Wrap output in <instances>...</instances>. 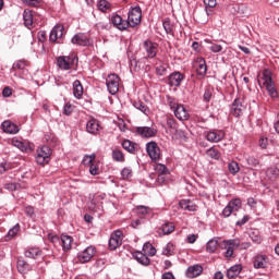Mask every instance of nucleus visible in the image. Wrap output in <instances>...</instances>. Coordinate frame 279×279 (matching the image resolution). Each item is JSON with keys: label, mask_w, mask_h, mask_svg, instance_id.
<instances>
[{"label": "nucleus", "mask_w": 279, "mask_h": 279, "mask_svg": "<svg viewBox=\"0 0 279 279\" xmlns=\"http://www.w3.org/2000/svg\"><path fill=\"white\" fill-rule=\"evenodd\" d=\"M174 117L179 119V121H186L189 119V111L184 108V105H179L172 111Z\"/></svg>", "instance_id": "4be33fe9"}, {"label": "nucleus", "mask_w": 279, "mask_h": 279, "mask_svg": "<svg viewBox=\"0 0 279 279\" xmlns=\"http://www.w3.org/2000/svg\"><path fill=\"white\" fill-rule=\"evenodd\" d=\"M71 112H73V106L71 105V102H68L63 107V114L69 117V114H71Z\"/></svg>", "instance_id": "052dcab7"}, {"label": "nucleus", "mask_w": 279, "mask_h": 279, "mask_svg": "<svg viewBox=\"0 0 279 279\" xmlns=\"http://www.w3.org/2000/svg\"><path fill=\"white\" fill-rule=\"evenodd\" d=\"M112 159L116 162H125V156L123 155V151H121L119 149L112 150Z\"/></svg>", "instance_id": "58836bf2"}, {"label": "nucleus", "mask_w": 279, "mask_h": 279, "mask_svg": "<svg viewBox=\"0 0 279 279\" xmlns=\"http://www.w3.org/2000/svg\"><path fill=\"white\" fill-rule=\"evenodd\" d=\"M242 269H243V267L241 265L231 266L227 270V278H229V279L236 278V276H239V274H241Z\"/></svg>", "instance_id": "72a5a7b5"}, {"label": "nucleus", "mask_w": 279, "mask_h": 279, "mask_svg": "<svg viewBox=\"0 0 279 279\" xmlns=\"http://www.w3.org/2000/svg\"><path fill=\"white\" fill-rule=\"evenodd\" d=\"M175 230V225L173 222H166L161 226L162 234H171Z\"/></svg>", "instance_id": "ea45409f"}, {"label": "nucleus", "mask_w": 279, "mask_h": 279, "mask_svg": "<svg viewBox=\"0 0 279 279\" xmlns=\"http://www.w3.org/2000/svg\"><path fill=\"white\" fill-rule=\"evenodd\" d=\"M134 175L131 167H124L121 170V178L122 180H132V177Z\"/></svg>", "instance_id": "a19ab883"}, {"label": "nucleus", "mask_w": 279, "mask_h": 279, "mask_svg": "<svg viewBox=\"0 0 279 279\" xmlns=\"http://www.w3.org/2000/svg\"><path fill=\"white\" fill-rule=\"evenodd\" d=\"M171 250H173V244L168 243L161 251L163 256H171Z\"/></svg>", "instance_id": "4d7b16f0"}, {"label": "nucleus", "mask_w": 279, "mask_h": 279, "mask_svg": "<svg viewBox=\"0 0 279 279\" xmlns=\"http://www.w3.org/2000/svg\"><path fill=\"white\" fill-rule=\"evenodd\" d=\"M2 130L5 132V134H19L20 132L19 125L14 124L10 120L2 122Z\"/></svg>", "instance_id": "6ab92c4d"}, {"label": "nucleus", "mask_w": 279, "mask_h": 279, "mask_svg": "<svg viewBox=\"0 0 279 279\" xmlns=\"http://www.w3.org/2000/svg\"><path fill=\"white\" fill-rule=\"evenodd\" d=\"M203 99L206 104L210 102V99H213V92H210V89H206L204 92Z\"/></svg>", "instance_id": "bf43d9fd"}, {"label": "nucleus", "mask_w": 279, "mask_h": 279, "mask_svg": "<svg viewBox=\"0 0 279 279\" xmlns=\"http://www.w3.org/2000/svg\"><path fill=\"white\" fill-rule=\"evenodd\" d=\"M26 258H38V256H43V251L38 247H29L24 252Z\"/></svg>", "instance_id": "2f4dec72"}, {"label": "nucleus", "mask_w": 279, "mask_h": 279, "mask_svg": "<svg viewBox=\"0 0 279 279\" xmlns=\"http://www.w3.org/2000/svg\"><path fill=\"white\" fill-rule=\"evenodd\" d=\"M238 210H241V199L235 198L228 203V205L222 210L223 217H230L232 213H238Z\"/></svg>", "instance_id": "6e6552de"}, {"label": "nucleus", "mask_w": 279, "mask_h": 279, "mask_svg": "<svg viewBox=\"0 0 279 279\" xmlns=\"http://www.w3.org/2000/svg\"><path fill=\"white\" fill-rule=\"evenodd\" d=\"M146 151L151 160H160V147L156 142H148L146 144Z\"/></svg>", "instance_id": "1a4fd4ad"}, {"label": "nucleus", "mask_w": 279, "mask_h": 279, "mask_svg": "<svg viewBox=\"0 0 279 279\" xmlns=\"http://www.w3.org/2000/svg\"><path fill=\"white\" fill-rule=\"evenodd\" d=\"M123 243V231L117 230L111 233L109 239V250L114 251L117 247H121Z\"/></svg>", "instance_id": "423d86ee"}, {"label": "nucleus", "mask_w": 279, "mask_h": 279, "mask_svg": "<svg viewBox=\"0 0 279 279\" xmlns=\"http://www.w3.org/2000/svg\"><path fill=\"white\" fill-rule=\"evenodd\" d=\"M78 59L71 54V56H60L57 59V66L61 69V71H70L74 64H77Z\"/></svg>", "instance_id": "7ed1b4c3"}, {"label": "nucleus", "mask_w": 279, "mask_h": 279, "mask_svg": "<svg viewBox=\"0 0 279 279\" xmlns=\"http://www.w3.org/2000/svg\"><path fill=\"white\" fill-rule=\"evenodd\" d=\"M167 125L168 128H171V130H175V128H178V124L175 123V120L173 118L167 119Z\"/></svg>", "instance_id": "0e129e2a"}, {"label": "nucleus", "mask_w": 279, "mask_h": 279, "mask_svg": "<svg viewBox=\"0 0 279 279\" xmlns=\"http://www.w3.org/2000/svg\"><path fill=\"white\" fill-rule=\"evenodd\" d=\"M195 69L197 75L201 77H206V73L208 72V65H206V59L198 57L195 60Z\"/></svg>", "instance_id": "2eb2a0df"}, {"label": "nucleus", "mask_w": 279, "mask_h": 279, "mask_svg": "<svg viewBox=\"0 0 279 279\" xmlns=\"http://www.w3.org/2000/svg\"><path fill=\"white\" fill-rule=\"evenodd\" d=\"M225 137H226V133H223V131L210 130L205 132V138L209 143H219L223 141Z\"/></svg>", "instance_id": "f8f14e48"}, {"label": "nucleus", "mask_w": 279, "mask_h": 279, "mask_svg": "<svg viewBox=\"0 0 279 279\" xmlns=\"http://www.w3.org/2000/svg\"><path fill=\"white\" fill-rule=\"evenodd\" d=\"M97 5L100 12H107V10H110V2L107 0H99Z\"/></svg>", "instance_id": "8fccbe9b"}, {"label": "nucleus", "mask_w": 279, "mask_h": 279, "mask_svg": "<svg viewBox=\"0 0 279 279\" xmlns=\"http://www.w3.org/2000/svg\"><path fill=\"white\" fill-rule=\"evenodd\" d=\"M122 147L129 154H136V151H138V149H141V146H138L137 143H134V142H132L130 140H124L122 142Z\"/></svg>", "instance_id": "5701e85b"}, {"label": "nucleus", "mask_w": 279, "mask_h": 279, "mask_svg": "<svg viewBox=\"0 0 279 279\" xmlns=\"http://www.w3.org/2000/svg\"><path fill=\"white\" fill-rule=\"evenodd\" d=\"M119 75L110 74L106 78L107 89L110 95H117L119 93Z\"/></svg>", "instance_id": "39448f33"}, {"label": "nucleus", "mask_w": 279, "mask_h": 279, "mask_svg": "<svg viewBox=\"0 0 279 279\" xmlns=\"http://www.w3.org/2000/svg\"><path fill=\"white\" fill-rule=\"evenodd\" d=\"M96 29L101 31V29H108V23L106 22H98L96 25H95Z\"/></svg>", "instance_id": "69168bd1"}, {"label": "nucleus", "mask_w": 279, "mask_h": 279, "mask_svg": "<svg viewBox=\"0 0 279 279\" xmlns=\"http://www.w3.org/2000/svg\"><path fill=\"white\" fill-rule=\"evenodd\" d=\"M72 88L75 99H82L84 95V86H82V82H80V80H75L73 82Z\"/></svg>", "instance_id": "bb28decb"}, {"label": "nucleus", "mask_w": 279, "mask_h": 279, "mask_svg": "<svg viewBox=\"0 0 279 279\" xmlns=\"http://www.w3.org/2000/svg\"><path fill=\"white\" fill-rule=\"evenodd\" d=\"M2 96H4V97H12V88H10V87H4V88L2 89Z\"/></svg>", "instance_id": "774afa93"}, {"label": "nucleus", "mask_w": 279, "mask_h": 279, "mask_svg": "<svg viewBox=\"0 0 279 279\" xmlns=\"http://www.w3.org/2000/svg\"><path fill=\"white\" fill-rule=\"evenodd\" d=\"M73 244V238L71 235L62 234L61 235V247L63 252H69L71 245Z\"/></svg>", "instance_id": "7c9ffc66"}, {"label": "nucleus", "mask_w": 279, "mask_h": 279, "mask_svg": "<svg viewBox=\"0 0 279 279\" xmlns=\"http://www.w3.org/2000/svg\"><path fill=\"white\" fill-rule=\"evenodd\" d=\"M110 22L117 27V29H120V32H125V29H128L126 20H123L119 14L112 15Z\"/></svg>", "instance_id": "dca6fc26"}, {"label": "nucleus", "mask_w": 279, "mask_h": 279, "mask_svg": "<svg viewBox=\"0 0 279 279\" xmlns=\"http://www.w3.org/2000/svg\"><path fill=\"white\" fill-rule=\"evenodd\" d=\"M177 134L179 135V137L181 138V141H186L189 138V136L186 135L185 131L182 130H177Z\"/></svg>", "instance_id": "338daca9"}, {"label": "nucleus", "mask_w": 279, "mask_h": 279, "mask_svg": "<svg viewBox=\"0 0 279 279\" xmlns=\"http://www.w3.org/2000/svg\"><path fill=\"white\" fill-rule=\"evenodd\" d=\"M155 171H157L159 175H167L169 173V169H167V166L162 163H156Z\"/></svg>", "instance_id": "49530a36"}, {"label": "nucleus", "mask_w": 279, "mask_h": 279, "mask_svg": "<svg viewBox=\"0 0 279 279\" xmlns=\"http://www.w3.org/2000/svg\"><path fill=\"white\" fill-rule=\"evenodd\" d=\"M166 104L167 106H169L170 110H174L177 106H179L180 104H178V100H175V97H172V96H169L167 95L166 96Z\"/></svg>", "instance_id": "37998d69"}, {"label": "nucleus", "mask_w": 279, "mask_h": 279, "mask_svg": "<svg viewBox=\"0 0 279 279\" xmlns=\"http://www.w3.org/2000/svg\"><path fill=\"white\" fill-rule=\"evenodd\" d=\"M220 250H225L223 256L225 258H232L234 256V251L240 247V250H250L252 247V243L244 242L241 243L239 239L223 240L219 244Z\"/></svg>", "instance_id": "f257e3e1"}, {"label": "nucleus", "mask_w": 279, "mask_h": 279, "mask_svg": "<svg viewBox=\"0 0 279 279\" xmlns=\"http://www.w3.org/2000/svg\"><path fill=\"white\" fill-rule=\"evenodd\" d=\"M143 252L148 254V256H156V247H154L149 242L144 243Z\"/></svg>", "instance_id": "4c0bfd02"}, {"label": "nucleus", "mask_w": 279, "mask_h": 279, "mask_svg": "<svg viewBox=\"0 0 279 279\" xmlns=\"http://www.w3.org/2000/svg\"><path fill=\"white\" fill-rule=\"evenodd\" d=\"M203 2L205 5L207 16H210V11L208 10V8H210V9L217 8V0H204Z\"/></svg>", "instance_id": "a18cd8bd"}, {"label": "nucleus", "mask_w": 279, "mask_h": 279, "mask_svg": "<svg viewBox=\"0 0 279 279\" xmlns=\"http://www.w3.org/2000/svg\"><path fill=\"white\" fill-rule=\"evenodd\" d=\"M143 19V10L141 7H131L128 13L126 27H137Z\"/></svg>", "instance_id": "f03ea898"}, {"label": "nucleus", "mask_w": 279, "mask_h": 279, "mask_svg": "<svg viewBox=\"0 0 279 279\" xmlns=\"http://www.w3.org/2000/svg\"><path fill=\"white\" fill-rule=\"evenodd\" d=\"M266 90L271 99H278V89H276V83H269L268 85H265Z\"/></svg>", "instance_id": "f704fd0d"}, {"label": "nucleus", "mask_w": 279, "mask_h": 279, "mask_svg": "<svg viewBox=\"0 0 279 279\" xmlns=\"http://www.w3.org/2000/svg\"><path fill=\"white\" fill-rule=\"evenodd\" d=\"M17 271L20 274H28V271H32V265H29V263L20 257L17 259Z\"/></svg>", "instance_id": "c85d7f7f"}, {"label": "nucleus", "mask_w": 279, "mask_h": 279, "mask_svg": "<svg viewBox=\"0 0 279 279\" xmlns=\"http://www.w3.org/2000/svg\"><path fill=\"white\" fill-rule=\"evenodd\" d=\"M89 173L90 175H99V167H97L95 163L90 165Z\"/></svg>", "instance_id": "680f3d73"}, {"label": "nucleus", "mask_w": 279, "mask_h": 279, "mask_svg": "<svg viewBox=\"0 0 279 279\" xmlns=\"http://www.w3.org/2000/svg\"><path fill=\"white\" fill-rule=\"evenodd\" d=\"M23 19L25 27L32 29L34 26V14H32V11H24Z\"/></svg>", "instance_id": "473e14b6"}, {"label": "nucleus", "mask_w": 279, "mask_h": 279, "mask_svg": "<svg viewBox=\"0 0 279 279\" xmlns=\"http://www.w3.org/2000/svg\"><path fill=\"white\" fill-rule=\"evenodd\" d=\"M206 155L214 160H219V158H221V153H219L215 147L208 148L206 150Z\"/></svg>", "instance_id": "79ce46f5"}, {"label": "nucleus", "mask_w": 279, "mask_h": 279, "mask_svg": "<svg viewBox=\"0 0 279 279\" xmlns=\"http://www.w3.org/2000/svg\"><path fill=\"white\" fill-rule=\"evenodd\" d=\"M254 269H265L267 267V255H255L253 257Z\"/></svg>", "instance_id": "412c9836"}, {"label": "nucleus", "mask_w": 279, "mask_h": 279, "mask_svg": "<svg viewBox=\"0 0 279 279\" xmlns=\"http://www.w3.org/2000/svg\"><path fill=\"white\" fill-rule=\"evenodd\" d=\"M72 45H78L80 47L88 46V37L86 35L78 33L72 37Z\"/></svg>", "instance_id": "a878e982"}, {"label": "nucleus", "mask_w": 279, "mask_h": 279, "mask_svg": "<svg viewBox=\"0 0 279 279\" xmlns=\"http://www.w3.org/2000/svg\"><path fill=\"white\" fill-rule=\"evenodd\" d=\"M21 230V225L16 223L13 228H11L8 232L9 236L14 238L16 234H19V231Z\"/></svg>", "instance_id": "6e6d98bb"}, {"label": "nucleus", "mask_w": 279, "mask_h": 279, "mask_svg": "<svg viewBox=\"0 0 279 279\" xmlns=\"http://www.w3.org/2000/svg\"><path fill=\"white\" fill-rule=\"evenodd\" d=\"M135 134L142 138H154L158 134V130L151 126H137L135 128Z\"/></svg>", "instance_id": "0eeeda50"}, {"label": "nucleus", "mask_w": 279, "mask_h": 279, "mask_svg": "<svg viewBox=\"0 0 279 279\" xmlns=\"http://www.w3.org/2000/svg\"><path fill=\"white\" fill-rule=\"evenodd\" d=\"M133 258H135L140 265H144L145 267H147V265L150 263L149 257H147V255L141 251L134 252Z\"/></svg>", "instance_id": "cd10ccee"}, {"label": "nucleus", "mask_w": 279, "mask_h": 279, "mask_svg": "<svg viewBox=\"0 0 279 279\" xmlns=\"http://www.w3.org/2000/svg\"><path fill=\"white\" fill-rule=\"evenodd\" d=\"M64 36V26L58 24L50 32V41L51 43H62V37Z\"/></svg>", "instance_id": "ddd939ff"}, {"label": "nucleus", "mask_w": 279, "mask_h": 279, "mask_svg": "<svg viewBox=\"0 0 279 279\" xmlns=\"http://www.w3.org/2000/svg\"><path fill=\"white\" fill-rule=\"evenodd\" d=\"M268 178L276 180L279 175V161L275 165V167L268 168L266 171Z\"/></svg>", "instance_id": "c9c22d12"}, {"label": "nucleus", "mask_w": 279, "mask_h": 279, "mask_svg": "<svg viewBox=\"0 0 279 279\" xmlns=\"http://www.w3.org/2000/svg\"><path fill=\"white\" fill-rule=\"evenodd\" d=\"M143 48L146 51L147 58L150 60L156 58V54L158 53V44L154 43L151 40H145L143 44Z\"/></svg>", "instance_id": "9b49d317"}, {"label": "nucleus", "mask_w": 279, "mask_h": 279, "mask_svg": "<svg viewBox=\"0 0 279 279\" xmlns=\"http://www.w3.org/2000/svg\"><path fill=\"white\" fill-rule=\"evenodd\" d=\"M228 171L231 173V175H236V173L241 171V167L239 166V162L230 161L228 163Z\"/></svg>", "instance_id": "e433bc0d"}, {"label": "nucleus", "mask_w": 279, "mask_h": 279, "mask_svg": "<svg viewBox=\"0 0 279 279\" xmlns=\"http://www.w3.org/2000/svg\"><path fill=\"white\" fill-rule=\"evenodd\" d=\"M250 239L253 241V243H256L257 245H260V243H263V238H260L258 231L251 232Z\"/></svg>", "instance_id": "09e8293b"}, {"label": "nucleus", "mask_w": 279, "mask_h": 279, "mask_svg": "<svg viewBox=\"0 0 279 279\" xmlns=\"http://www.w3.org/2000/svg\"><path fill=\"white\" fill-rule=\"evenodd\" d=\"M162 25L166 34H173V26H171V21L165 20Z\"/></svg>", "instance_id": "5fc2aeb1"}, {"label": "nucleus", "mask_w": 279, "mask_h": 279, "mask_svg": "<svg viewBox=\"0 0 279 279\" xmlns=\"http://www.w3.org/2000/svg\"><path fill=\"white\" fill-rule=\"evenodd\" d=\"M94 161H95V154L85 155L83 158V165H85V167H90V165H93Z\"/></svg>", "instance_id": "864d4df0"}, {"label": "nucleus", "mask_w": 279, "mask_h": 279, "mask_svg": "<svg viewBox=\"0 0 279 279\" xmlns=\"http://www.w3.org/2000/svg\"><path fill=\"white\" fill-rule=\"evenodd\" d=\"M217 247H219V238H213L206 243V252L208 254H215Z\"/></svg>", "instance_id": "c756f323"}, {"label": "nucleus", "mask_w": 279, "mask_h": 279, "mask_svg": "<svg viewBox=\"0 0 279 279\" xmlns=\"http://www.w3.org/2000/svg\"><path fill=\"white\" fill-rule=\"evenodd\" d=\"M202 271H204V268L202 267V265L196 264V265L190 266L186 269L185 274L187 278H197V276H199Z\"/></svg>", "instance_id": "393cba45"}, {"label": "nucleus", "mask_w": 279, "mask_h": 279, "mask_svg": "<svg viewBox=\"0 0 279 279\" xmlns=\"http://www.w3.org/2000/svg\"><path fill=\"white\" fill-rule=\"evenodd\" d=\"M86 132L88 134H92L93 136H97V134H99V132H101V124H99V120H97L95 118H90L86 122Z\"/></svg>", "instance_id": "9d476101"}, {"label": "nucleus", "mask_w": 279, "mask_h": 279, "mask_svg": "<svg viewBox=\"0 0 279 279\" xmlns=\"http://www.w3.org/2000/svg\"><path fill=\"white\" fill-rule=\"evenodd\" d=\"M230 113L233 117H241L243 114V104L240 98H235L231 105Z\"/></svg>", "instance_id": "a211bd4d"}, {"label": "nucleus", "mask_w": 279, "mask_h": 279, "mask_svg": "<svg viewBox=\"0 0 279 279\" xmlns=\"http://www.w3.org/2000/svg\"><path fill=\"white\" fill-rule=\"evenodd\" d=\"M36 162L37 165H47L49 163V160H51V148L49 146L45 145L40 148H37L36 154Z\"/></svg>", "instance_id": "20e7f679"}, {"label": "nucleus", "mask_w": 279, "mask_h": 279, "mask_svg": "<svg viewBox=\"0 0 279 279\" xmlns=\"http://www.w3.org/2000/svg\"><path fill=\"white\" fill-rule=\"evenodd\" d=\"M246 163L248 165V167H258V165H260V161L254 156H247Z\"/></svg>", "instance_id": "3c124183"}, {"label": "nucleus", "mask_w": 279, "mask_h": 279, "mask_svg": "<svg viewBox=\"0 0 279 279\" xmlns=\"http://www.w3.org/2000/svg\"><path fill=\"white\" fill-rule=\"evenodd\" d=\"M13 147H17L21 151H27V145L25 143L21 142L20 140L13 138L12 140Z\"/></svg>", "instance_id": "de8ad7c7"}, {"label": "nucleus", "mask_w": 279, "mask_h": 279, "mask_svg": "<svg viewBox=\"0 0 279 279\" xmlns=\"http://www.w3.org/2000/svg\"><path fill=\"white\" fill-rule=\"evenodd\" d=\"M134 108H136V110H140L144 114H147V112H149V108H147V106H145V104H143L142 101L134 102Z\"/></svg>", "instance_id": "603ef678"}, {"label": "nucleus", "mask_w": 279, "mask_h": 279, "mask_svg": "<svg viewBox=\"0 0 279 279\" xmlns=\"http://www.w3.org/2000/svg\"><path fill=\"white\" fill-rule=\"evenodd\" d=\"M22 3L31 8H36V5H38L39 2L38 0H22Z\"/></svg>", "instance_id": "e2e57ef3"}, {"label": "nucleus", "mask_w": 279, "mask_h": 279, "mask_svg": "<svg viewBox=\"0 0 279 279\" xmlns=\"http://www.w3.org/2000/svg\"><path fill=\"white\" fill-rule=\"evenodd\" d=\"M184 81V75L180 72H172L168 77L169 86H180Z\"/></svg>", "instance_id": "f3484780"}, {"label": "nucleus", "mask_w": 279, "mask_h": 279, "mask_svg": "<svg viewBox=\"0 0 279 279\" xmlns=\"http://www.w3.org/2000/svg\"><path fill=\"white\" fill-rule=\"evenodd\" d=\"M136 213L137 215H142L143 217H145V215H149V213H151V208L148 206L138 205L136 207Z\"/></svg>", "instance_id": "c03bdc74"}, {"label": "nucleus", "mask_w": 279, "mask_h": 279, "mask_svg": "<svg viewBox=\"0 0 279 279\" xmlns=\"http://www.w3.org/2000/svg\"><path fill=\"white\" fill-rule=\"evenodd\" d=\"M179 206L182 210H189V213H195L197 210V205L191 199H181Z\"/></svg>", "instance_id": "b1692460"}, {"label": "nucleus", "mask_w": 279, "mask_h": 279, "mask_svg": "<svg viewBox=\"0 0 279 279\" xmlns=\"http://www.w3.org/2000/svg\"><path fill=\"white\" fill-rule=\"evenodd\" d=\"M95 246H87L84 251L77 254L80 263H88L95 256Z\"/></svg>", "instance_id": "4468645a"}, {"label": "nucleus", "mask_w": 279, "mask_h": 279, "mask_svg": "<svg viewBox=\"0 0 279 279\" xmlns=\"http://www.w3.org/2000/svg\"><path fill=\"white\" fill-rule=\"evenodd\" d=\"M209 51H213V53H221V51H223V47L219 44H214L209 47Z\"/></svg>", "instance_id": "13d9d810"}, {"label": "nucleus", "mask_w": 279, "mask_h": 279, "mask_svg": "<svg viewBox=\"0 0 279 279\" xmlns=\"http://www.w3.org/2000/svg\"><path fill=\"white\" fill-rule=\"evenodd\" d=\"M274 74L268 70H264L260 76V80H258V85L262 86H267L271 83H274Z\"/></svg>", "instance_id": "aec40b11"}]
</instances>
